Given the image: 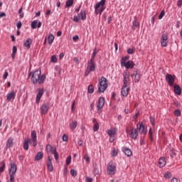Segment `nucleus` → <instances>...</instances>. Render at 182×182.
Instances as JSON below:
<instances>
[{
  "mask_svg": "<svg viewBox=\"0 0 182 182\" xmlns=\"http://www.w3.org/2000/svg\"><path fill=\"white\" fill-rule=\"evenodd\" d=\"M29 76H31V80L33 85H42L45 82L46 79V75L45 74L42 75V71L41 70H37L29 73Z\"/></svg>",
  "mask_w": 182,
  "mask_h": 182,
  "instance_id": "1",
  "label": "nucleus"
},
{
  "mask_svg": "<svg viewBox=\"0 0 182 182\" xmlns=\"http://www.w3.org/2000/svg\"><path fill=\"white\" fill-rule=\"evenodd\" d=\"M105 9H106V0H101L95 6V15H102Z\"/></svg>",
  "mask_w": 182,
  "mask_h": 182,
  "instance_id": "2",
  "label": "nucleus"
},
{
  "mask_svg": "<svg viewBox=\"0 0 182 182\" xmlns=\"http://www.w3.org/2000/svg\"><path fill=\"white\" fill-rule=\"evenodd\" d=\"M121 66L126 69H133L134 68V63L129 60V56L122 57L121 58Z\"/></svg>",
  "mask_w": 182,
  "mask_h": 182,
  "instance_id": "3",
  "label": "nucleus"
},
{
  "mask_svg": "<svg viewBox=\"0 0 182 182\" xmlns=\"http://www.w3.org/2000/svg\"><path fill=\"white\" fill-rule=\"evenodd\" d=\"M96 63H95L94 60H90L87 62V69L85 72V76L87 77L88 75H90V72H95L96 70Z\"/></svg>",
  "mask_w": 182,
  "mask_h": 182,
  "instance_id": "4",
  "label": "nucleus"
},
{
  "mask_svg": "<svg viewBox=\"0 0 182 182\" xmlns=\"http://www.w3.org/2000/svg\"><path fill=\"white\" fill-rule=\"evenodd\" d=\"M107 89V79L105 77H101L99 80L98 92L104 93Z\"/></svg>",
  "mask_w": 182,
  "mask_h": 182,
  "instance_id": "5",
  "label": "nucleus"
},
{
  "mask_svg": "<svg viewBox=\"0 0 182 182\" xmlns=\"http://www.w3.org/2000/svg\"><path fill=\"white\" fill-rule=\"evenodd\" d=\"M18 170V168L16 166V164L15 163L11 164V167L9 170V174L10 176L9 181L7 182H14L15 181V174H16V171Z\"/></svg>",
  "mask_w": 182,
  "mask_h": 182,
  "instance_id": "6",
  "label": "nucleus"
},
{
  "mask_svg": "<svg viewBox=\"0 0 182 182\" xmlns=\"http://www.w3.org/2000/svg\"><path fill=\"white\" fill-rule=\"evenodd\" d=\"M116 164H114L113 161L109 162L107 166V173L108 176H114L116 174Z\"/></svg>",
  "mask_w": 182,
  "mask_h": 182,
  "instance_id": "7",
  "label": "nucleus"
},
{
  "mask_svg": "<svg viewBox=\"0 0 182 182\" xmlns=\"http://www.w3.org/2000/svg\"><path fill=\"white\" fill-rule=\"evenodd\" d=\"M136 129L139 130L140 134H147V127L144 126L142 122H139L137 124Z\"/></svg>",
  "mask_w": 182,
  "mask_h": 182,
  "instance_id": "8",
  "label": "nucleus"
},
{
  "mask_svg": "<svg viewBox=\"0 0 182 182\" xmlns=\"http://www.w3.org/2000/svg\"><path fill=\"white\" fill-rule=\"evenodd\" d=\"M166 80L168 83L169 86H173L176 80V75H172L171 74H166Z\"/></svg>",
  "mask_w": 182,
  "mask_h": 182,
  "instance_id": "9",
  "label": "nucleus"
},
{
  "mask_svg": "<svg viewBox=\"0 0 182 182\" xmlns=\"http://www.w3.org/2000/svg\"><path fill=\"white\" fill-rule=\"evenodd\" d=\"M129 77L130 73H129V72H124L123 73V86H130V82H129Z\"/></svg>",
  "mask_w": 182,
  "mask_h": 182,
  "instance_id": "10",
  "label": "nucleus"
},
{
  "mask_svg": "<svg viewBox=\"0 0 182 182\" xmlns=\"http://www.w3.org/2000/svg\"><path fill=\"white\" fill-rule=\"evenodd\" d=\"M37 91H38V94L36 98V103H37V105H39V102H41V99H42V97L43 96V93H45V90H43V88H38Z\"/></svg>",
  "mask_w": 182,
  "mask_h": 182,
  "instance_id": "11",
  "label": "nucleus"
},
{
  "mask_svg": "<svg viewBox=\"0 0 182 182\" xmlns=\"http://www.w3.org/2000/svg\"><path fill=\"white\" fill-rule=\"evenodd\" d=\"M31 139H30L31 140V142L33 143V147H36V146H38L36 131L35 130L31 131Z\"/></svg>",
  "mask_w": 182,
  "mask_h": 182,
  "instance_id": "12",
  "label": "nucleus"
},
{
  "mask_svg": "<svg viewBox=\"0 0 182 182\" xmlns=\"http://www.w3.org/2000/svg\"><path fill=\"white\" fill-rule=\"evenodd\" d=\"M168 40V36L164 33L161 36V46L163 48H167V41Z\"/></svg>",
  "mask_w": 182,
  "mask_h": 182,
  "instance_id": "13",
  "label": "nucleus"
},
{
  "mask_svg": "<svg viewBox=\"0 0 182 182\" xmlns=\"http://www.w3.org/2000/svg\"><path fill=\"white\" fill-rule=\"evenodd\" d=\"M41 114H46L49 112V104L48 102H44L41 105Z\"/></svg>",
  "mask_w": 182,
  "mask_h": 182,
  "instance_id": "14",
  "label": "nucleus"
},
{
  "mask_svg": "<svg viewBox=\"0 0 182 182\" xmlns=\"http://www.w3.org/2000/svg\"><path fill=\"white\" fill-rule=\"evenodd\" d=\"M130 136L131 139H132L133 140H136L137 137L139 136V131L137 130V129L132 128L130 130Z\"/></svg>",
  "mask_w": 182,
  "mask_h": 182,
  "instance_id": "15",
  "label": "nucleus"
},
{
  "mask_svg": "<svg viewBox=\"0 0 182 182\" xmlns=\"http://www.w3.org/2000/svg\"><path fill=\"white\" fill-rule=\"evenodd\" d=\"M15 97H16V92H15V90H12L6 95V99L9 102H12L13 100H15Z\"/></svg>",
  "mask_w": 182,
  "mask_h": 182,
  "instance_id": "16",
  "label": "nucleus"
},
{
  "mask_svg": "<svg viewBox=\"0 0 182 182\" xmlns=\"http://www.w3.org/2000/svg\"><path fill=\"white\" fill-rule=\"evenodd\" d=\"M104 106H105V97H100L98 100V102L97 105V110H102Z\"/></svg>",
  "mask_w": 182,
  "mask_h": 182,
  "instance_id": "17",
  "label": "nucleus"
},
{
  "mask_svg": "<svg viewBox=\"0 0 182 182\" xmlns=\"http://www.w3.org/2000/svg\"><path fill=\"white\" fill-rule=\"evenodd\" d=\"M31 141V140L29 138H26L23 141V149L26 151L29 150V144L32 143Z\"/></svg>",
  "mask_w": 182,
  "mask_h": 182,
  "instance_id": "18",
  "label": "nucleus"
},
{
  "mask_svg": "<svg viewBox=\"0 0 182 182\" xmlns=\"http://www.w3.org/2000/svg\"><path fill=\"white\" fill-rule=\"evenodd\" d=\"M130 90V87L122 85L121 90V95L124 96V97H127V95H129V91Z\"/></svg>",
  "mask_w": 182,
  "mask_h": 182,
  "instance_id": "19",
  "label": "nucleus"
},
{
  "mask_svg": "<svg viewBox=\"0 0 182 182\" xmlns=\"http://www.w3.org/2000/svg\"><path fill=\"white\" fill-rule=\"evenodd\" d=\"M139 28H140V23L137 22V16H134V21H132V29L136 31V29H139Z\"/></svg>",
  "mask_w": 182,
  "mask_h": 182,
  "instance_id": "20",
  "label": "nucleus"
},
{
  "mask_svg": "<svg viewBox=\"0 0 182 182\" xmlns=\"http://www.w3.org/2000/svg\"><path fill=\"white\" fill-rule=\"evenodd\" d=\"M31 26L32 29H36L37 28H39L42 26V22H38V20H34L31 22Z\"/></svg>",
  "mask_w": 182,
  "mask_h": 182,
  "instance_id": "21",
  "label": "nucleus"
},
{
  "mask_svg": "<svg viewBox=\"0 0 182 182\" xmlns=\"http://www.w3.org/2000/svg\"><path fill=\"white\" fill-rule=\"evenodd\" d=\"M78 18L81 19V21H86L87 16L86 14L85 10H81L80 12L77 14Z\"/></svg>",
  "mask_w": 182,
  "mask_h": 182,
  "instance_id": "22",
  "label": "nucleus"
},
{
  "mask_svg": "<svg viewBox=\"0 0 182 182\" xmlns=\"http://www.w3.org/2000/svg\"><path fill=\"white\" fill-rule=\"evenodd\" d=\"M122 151L127 157H131V156L133 154L132 150H130V149H129L127 146L123 147Z\"/></svg>",
  "mask_w": 182,
  "mask_h": 182,
  "instance_id": "23",
  "label": "nucleus"
},
{
  "mask_svg": "<svg viewBox=\"0 0 182 182\" xmlns=\"http://www.w3.org/2000/svg\"><path fill=\"white\" fill-rule=\"evenodd\" d=\"M107 133L109 137H113V136H116V134H117V128L110 129L107 131Z\"/></svg>",
  "mask_w": 182,
  "mask_h": 182,
  "instance_id": "24",
  "label": "nucleus"
},
{
  "mask_svg": "<svg viewBox=\"0 0 182 182\" xmlns=\"http://www.w3.org/2000/svg\"><path fill=\"white\" fill-rule=\"evenodd\" d=\"M166 158L160 157L158 162V166L160 168L164 167L166 164Z\"/></svg>",
  "mask_w": 182,
  "mask_h": 182,
  "instance_id": "25",
  "label": "nucleus"
},
{
  "mask_svg": "<svg viewBox=\"0 0 182 182\" xmlns=\"http://www.w3.org/2000/svg\"><path fill=\"white\" fill-rule=\"evenodd\" d=\"M133 76H134L135 83H139L140 82V73L137 70L134 71Z\"/></svg>",
  "mask_w": 182,
  "mask_h": 182,
  "instance_id": "26",
  "label": "nucleus"
},
{
  "mask_svg": "<svg viewBox=\"0 0 182 182\" xmlns=\"http://www.w3.org/2000/svg\"><path fill=\"white\" fill-rule=\"evenodd\" d=\"M173 92L175 95L180 96L181 95V87L177 85H174Z\"/></svg>",
  "mask_w": 182,
  "mask_h": 182,
  "instance_id": "27",
  "label": "nucleus"
},
{
  "mask_svg": "<svg viewBox=\"0 0 182 182\" xmlns=\"http://www.w3.org/2000/svg\"><path fill=\"white\" fill-rule=\"evenodd\" d=\"M31 45H32V38H29L24 43V46L26 49H31Z\"/></svg>",
  "mask_w": 182,
  "mask_h": 182,
  "instance_id": "28",
  "label": "nucleus"
},
{
  "mask_svg": "<svg viewBox=\"0 0 182 182\" xmlns=\"http://www.w3.org/2000/svg\"><path fill=\"white\" fill-rule=\"evenodd\" d=\"M43 159V152L39 151L35 156L36 161H39V160H42Z\"/></svg>",
  "mask_w": 182,
  "mask_h": 182,
  "instance_id": "29",
  "label": "nucleus"
},
{
  "mask_svg": "<svg viewBox=\"0 0 182 182\" xmlns=\"http://www.w3.org/2000/svg\"><path fill=\"white\" fill-rule=\"evenodd\" d=\"M77 127V122L76 120H73L70 124V130H75Z\"/></svg>",
  "mask_w": 182,
  "mask_h": 182,
  "instance_id": "30",
  "label": "nucleus"
},
{
  "mask_svg": "<svg viewBox=\"0 0 182 182\" xmlns=\"http://www.w3.org/2000/svg\"><path fill=\"white\" fill-rule=\"evenodd\" d=\"M6 146L9 147V149L14 147V138H9Z\"/></svg>",
  "mask_w": 182,
  "mask_h": 182,
  "instance_id": "31",
  "label": "nucleus"
},
{
  "mask_svg": "<svg viewBox=\"0 0 182 182\" xmlns=\"http://www.w3.org/2000/svg\"><path fill=\"white\" fill-rule=\"evenodd\" d=\"M48 45H52L53 41H55V36L53 34H50L48 37Z\"/></svg>",
  "mask_w": 182,
  "mask_h": 182,
  "instance_id": "32",
  "label": "nucleus"
},
{
  "mask_svg": "<svg viewBox=\"0 0 182 182\" xmlns=\"http://www.w3.org/2000/svg\"><path fill=\"white\" fill-rule=\"evenodd\" d=\"M99 51L97 50V48H94V50L92 52V56H91V58H90V60H95V58H96V55H97V53Z\"/></svg>",
  "mask_w": 182,
  "mask_h": 182,
  "instance_id": "33",
  "label": "nucleus"
},
{
  "mask_svg": "<svg viewBox=\"0 0 182 182\" xmlns=\"http://www.w3.org/2000/svg\"><path fill=\"white\" fill-rule=\"evenodd\" d=\"M117 154H119V150L117 149H112L111 151L112 157H117Z\"/></svg>",
  "mask_w": 182,
  "mask_h": 182,
  "instance_id": "34",
  "label": "nucleus"
},
{
  "mask_svg": "<svg viewBox=\"0 0 182 182\" xmlns=\"http://www.w3.org/2000/svg\"><path fill=\"white\" fill-rule=\"evenodd\" d=\"M73 5V0H68L65 2V8H70Z\"/></svg>",
  "mask_w": 182,
  "mask_h": 182,
  "instance_id": "35",
  "label": "nucleus"
},
{
  "mask_svg": "<svg viewBox=\"0 0 182 182\" xmlns=\"http://www.w3.org/2000/svg\"><path fill=\"white\" fill-rule=\"evenodd\" d=\"M87 92L88 93H93V92H95V87L93 86V85H90L87 87Z\"/></svg>",
  "mask_w": 182,
  "mask_h": 182,
  "instance_id": "36",
  "label": "nucleus"
},
{
  "mask_svg": "<svg viewBox=\"0 0 182 182\" xmlns=\"http://www.w3.org/2000/svg\"><path fill=\"white\" fill-rule=\"evenodd\" d=\"M47 168L49 171H53V166L52 161L48 162Z\"/></svg>",
  "mask_w": 182,
  "mask_h": 182,
  "instance_id": "37",
  "label": "nucleus"
},
{
  "mask_svg": "<svg viewBox=\"0 0 182 182\" xmlns=\"http://www.w3.org/2000/svg\"><path fill=\"white\" fill-rule=\"evenodd\" d=\"M136 52V48L133 47L132 48L127 49L128 55H133V53Z\"/></svg>",
  "mask_w": 182,
  "mask_h": 182,
  "instance_id": "38",
  "label": "nucleus"
},
{
  "mask_svg": "<svg viewBox=\"0 0 182 182\" xmlns=\"http://www.w3.org/2000/svg\"><path fill=\"white\" fill-rule=\"evenodd\" d=\"M65 163L67 164V166H69V164H70V163H72V156H69L67 157Z\"/></svg>",
  "mask_w": 182,
  "mask_h": 182,
  "instance_id": "39",
  "label": "nucleus"
},
{
  "mask_svg": "<svg viewBox=\"0 0 182 182\" xmlns=\"http://www.w3.org/2000/svg\"><path fill=\"white\" fill-rule=\"evenodd\" d=\"M174 115L176 116V117H180L181 116V112L179 109H176Z\"/></svg>",
  "mask_w": 182,
  "mask_h": 182,
  "instance_id": "40",
  "label": "nucleus"
},
{
  "mask_svg": "<svg viewBox=\"0 0 182 182\" xmlns=\"http://www.w3.org/2000/svg\"><path fill=\"white\" fill-rule=\"evenodd\" d=\"M99 130V123L96 122L93 126V132H97Z\"/></svg>",
  "mask_w": 182,
  "mask_h": 182,
  "instance_id": "41",
  "label": "nucleus"
},
{
  "mask_svg": "<svg viewBox=\"0 0 182 182\" xmlns=\"http://www.w3.org/2000/svg\"><path fill=\"white\" fill-rule=\"evenodd\" d=\"M70 174L73 177H76L77 176V172L75 169H70Z\"/></svg>",
  "mask_w": 182,
  "mask_h": 182,
  "instance_id": "42",
  "label": "nucleus"
},
{
  "mask_svg": "<svg viewBox=\"0 0 182 182\" xmlns=\"http://www.w3.org/2000/svg\"><path fill=\"white\" fill-rule=\"evenodd\" d=\"M50 60L53 63H56V62H58V58H56V55H53V56H51Z\"/></svg>",
  "mask_w": 182,
  "mask_h": 182,
  "instance_id": "43",
  "label": "nucleus"
},
{
  "mask_svg": "<svg viewBox=\"0 0 182 182\" xmlns=\"http://www.w3.org/2000/svg\"><path fill=\"white\" fill-rule=\"evenodd\" d=\"M150 123L152 124L153 127H154L156 119H154V117H150Z\"/></svg>",
  "mask_w": 182,
  "mask_h": 182,
  "instance_id": "44",
  "label": "nucleus"
},
{
  "mask_svg": "<svg viewBox=\"0 0 182 182\" xmlns=\"http://www.w3.org/2000/svg\"><path fill=\"white\" fill-rule=\"evenodd\" d=\"M149 134L150 140L153 141V129L151 128L149 129Z\"/></svg>",
  "mask_w": 182,
  "mask_h": 182,
  "instance_id": "45",
  "label": "nucleus"
},
{
  "mask_svg": "<svg viewBox=\"0 0 182 182\" xmlns=\"http://www.w3.org/2000/svg\"><path fill=\"white\" fill-rule=\"evenodd\" d=\"M84 159L87 163H90V157L87 154H85V156H84Z\"/></svg>",
  "mask_w": 182,
  "mask_h": 182,
  "instance_id": "46",
  "label": "nucleus"
},
{
  "mask_svg": "<svg viewBox=\"0 0 182 182\" xmlns=\"http://www.w3.org/2000/svg\"><path fill=\"white\" fill-rule=\"evenodd\" d=\"M177 156V154H176V151H174L173 149H171V159H174Z\"/></svg>",
  "mask_w": 182,
  "mask_h": 182,
  "instance_id": "47",
  "label": "nucleus"
},
{
  "mask_svg": "<svg viewBox=\"0 0 182 182\" xmlns=\"http://www.w3.org/2000/svg\"><path fill=\"white\" fill-rule=\"evenodd\" d=\"M54 154V158L55 159V161H58V160H59V154L58 153V151H55V152H53Z\"/></svg>",
  "mask_w": 182,
  "mask_h": 182,
  "instance_id": "48",
  "label": "nucleus"
},
{
  "mask_svg": "<svg viewBox=\"0 0 182 182\" xmlns=\"http://www.w3.org/2000/svg\"><path fill=\"white\" fill-rule=\"evenodd\" d=\"M56 152V146H51V149L49 151V153L53 154V153Z\"/></svg>",
  "mask_w": 182,
  "mask_h": 182,
  "instance_id": "49",
  "label": "nucleus"
},
{
  "mask_svg": "<svg viewBox=\"0 0 182 182\" xmlns=\"http://www.w3.org/2000/svg\"><path fill=\"white\" fill-rule=\"evenodd\" d=\"M139 112L138 111V112L133 116L134 122H137V117H139Z\"/></svg>",
  "mask_w": 182,
  "mask_h": 182,
  "instance_id": "50",
  "label": "nucleus"
},
{
  "mask_svg": "<svg viewBox=\"0 0 182 182\" xmlns=\"http://www.w3.org/2000/svg\"><path fill=\"white\" fill-rule=\"evenodd\" d=\"M164 177H165V178H171V173L168 172V173H165Z\"/></svg>",
  "mask_w": 182,
  "mask_h": 182,
  "instance_id": "51",
  "label": "nucleus"
},
{
  "mask_svg": "<svg viewBox=\"0 0 182 182\" xmlns=\"http://www.w3.org/2000/svg\"><path fill=\"white\" fill-rule=\"evenodd\" d=\"M73 21L74 22H79V21H80V18H79V16H74Z\"/></svg>",
  "mask_w": 182,
  "mask_h": 182,
  "instance_id": "52",
  "label": "nucleus"
},
{
  "mask_svg": "<svg viewBox=\"0 0 182 182\" xmlns=\"http://www.w3.org/2000/svg\"><path fill=\"white\" fill-rule=\"evenodd\" d=\"M9 75V73H8V71L6 70L3 75V79L5 80L8 77Z\"/></svg>",
  "mask_w": 182,
  "mask_h": 182,
  "instance_id": "53",
  "label": "nucleus"
},
{
  "mask_svg": "<svg viewBox=\"0 0 182 182\" xmlns=\"http://www.w3.org/2000/svg\"><path fill=\"white\" fill-rule=\"evenodd\" d=\"M62 139H63V141H68V136H66V134H64L63 135Z\"/></svg>",
  "mask_w": 182,
  "mask_h": 182,
  "instance_id": "54",
  "label": "nucleus"
},
{
  "mask_svg": "<svg viewBox=\"0 0 182 182\" xmlns=\"http://www.w3.org/2000/svg\"><path fill=\"white\" fill-rule=\"evenodd\" d=\"M109 142L113 143L116 140V136H109Z\"/></svg>",
  "mask_w": 182,
  "mask_h": 182,
  "instance_id": "55",
  "label": "nucleus"
},
{
  "mask_svg": "<svg viewBox=\"0 0 182 182\" xmlns=\"http://www.w3.org/2000/svg\"><path fill=\"white\" fill-rule=\"evenodd\" d=\"M16 52H18V48H16V46H14L12 53H16Z\"/></svg>",
  "mask_w": 182,
  "mask_h": 182,
  "instance_id": "56",
  "label": "nucleus"
},
{
  "mask_svg": "<svg viewBox=\"0 0 182 182\" xmlns=\"http://www.w3.org/2000/svg\"><path fill=\"white\" fill-rule=\"evenodd\" d=\"M163 16H164V11H162L159 16V19H163Z\"/></svg>",
  "mask_w": 182,
  "mask_h": 182,
  "instance_id": "57",
  "label": "nucleus"
},
{
  "mask_svg": "<svg viewBox=\"0 0 182 182\" xmlns=\"http://www.w3.org/2000/svg\"><path fill=\"white\" fill-rule=\"evenodd\" d=\"M17 28L20 29L21 28H22V22L18 21L16 24Z\"/></svg>",
  "mask_w": 182,
  "mask_h": 182,
  "instance_id": "58",
  "label": "nucleus"
},
{
  "mask_svg": "<svg viewBox=\"0 0 182 182\" xmlns=\"http://www.w3.org/2000/svg\"><path fill=\"white\" fill-rule=\"evenodd\" d=\"M181 6H182V0H178L177 6H178V8H181Z\"/></svg>",
  "mask_w": 182,
  "mask_h": 182,
  "instance_id": "59",
  "label": "nucleus"
},
{
  "mask_svg": "<svg viewBox=\"0 0 182 182\" xmlns=\"http://www.w3.org/2000/svg\"><path fill=\"white\" fill-rule=\"evenodd\" d=\"M145 141H144V138H143V137H141V139H140V144H141V146H143L144 144H145Z\"/></svg>",
  "mask_w": 182,
  "mask_h": 182,
  "instance_id": "60",
  "label": "nucleus"
},
{
  "mask_svg": "<svg viewBox=\"0 0 182 182\" xmlns=\"http://www.w3.org/2000/svg\"><path fill=\"white\" fill-rule=\"evenodd\" d=\"M92 180H93V179H92L91 177H86V178H85L86 182H92Z\"/></svg>",
  "mask_w": 182,
  "mask_h": 182,
  "instance_id": "61",
  "label": "nucleus"
},
{
  "mask_svg": "<svg viewBox=\"0 0 182 182\" xmlns=\"http://www.w3.org/2000/svg\"><path fill=\"white\" fill-rule=\"evenodd\" d=\"M52 149V146H50V144H48L46 147V149L47 150V151H50V150Z\"/></svg>",
  "mask_w": 182,
  "mask_h": 182,
  "instance_id": "62",
  "label": "nucleus"
},
{
  "mask_svg": "<svg viewBox=\"0 0 182 182\" xmlns=\"http://www.w3.org/2000/svg\"><path fill=\"white\" fill-rule=\"evenodd\" d=\"M79 39V36H75L73 37V41H76Z\"/></svg>",
  "mask_w": 182,
  "mask_h": 182,
  "instance_id": "63",
  "label": "nucleus"
},
{
  "mask_svg": "<svg viewBox=\"0 0 182 182\" xmlns=\"http://www.w3.org/2000/svg\"><path fill=\"white\" fill-rule=\"evenodd\" d=\"M171 182H178V179H177V178L174 177L171 179Z\"/></svg>",
  "mask_w": 182,
  "mask_h": 182,
  "instance_id": "64",
  "label": "nucleus"
}]
</instances>
